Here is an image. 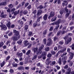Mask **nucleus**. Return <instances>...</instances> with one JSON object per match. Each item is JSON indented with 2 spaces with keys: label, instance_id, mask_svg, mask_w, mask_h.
<instances>
[{
  "label": "nucleus",
  "instance_id": "nucleus-41",
  "mask_svg": "<svg viewBox=\"0 0 74 74\" xmlns=\"http://www.w3.org/2000/svg\"><path fill=\"white\" fill-rule=\"evenodd\" d=\"M10 56H8L6 59L5 61H7L8 60H9V59H10Z\"/></svg>",
  "mask_w": 74,
  "mask_h": 74
},
{
  "label": "nucleus",
  "instance_id": "nucleus-59",
  "mask_svg": "<svg viewBox=\"0 0 74 74\" xmlns=\"http://www.w3.org/2000/svg\"><path fill=\"white\" fill-rule=\"evenodd\" d=\"M14 60L15 62H16L17 63H18V62H19V61H18V60H17V59L14 58Z\"/></svg>",
  "mask_w": 74,
  "mask_h": 74
},
{
  "label": "nucleus",
  "instance_id": "nucleus-62",
  "mask_svg": "<svg viewBox=\"0 0 74 74\" xmlns=\"http://www.w3.org/2000/svg\"><path fill=\"white\" fill-rule=\"evenodd\" d=\"M53 30V27L51 26L50 27V28L49 29V31H52Z\"/></svg>",
  "mask_w": 74,
  "mask_h": 74
},
{
  "label": "nucleus",
  "instance_id": "nucleus-44",
  "mask_svg": "<svg viewBox=\"0 0 74 74\" xmlns=\"http://www.w3.org/2000/svg\"><path fill=\"white\" fill-rule=\"evenodd\" d=\"M51 53L52 54V55H55V51H53V50H51Z\"/></svg>",
  "mask_w": 74,
  "mask_h": 74
},
{
  "label": "nucleus",
  "instance_id": "nucleus-46",
  "mask_svg": "<svg viewBox=\"0 0 74 74\" xmlns=\"http://www.w3.org/2000/svg\"><path fill=\"white\" fill-rule=\"evenodd\" d=\"M8 6V7H10L11 8H12L13 7H14V6L13 5H12V4H10Z\"/></svg>",
  "mask_w": 74,
  "mask_h": 74
},
{
  "label": "nucleus",
  "instance_id": "nucleus-63",
  "mask_svg": "<svg viewBox=\"0 0 74 74\" xmlns=\"http://www.w3.org/2000/svg\"><path fill=\"white\" fill-rule=\"evenodd\" d=\"M18 1H16L14 2V4H15V5H18Z\"/></svg>",
  "mask_w": 74,
  "mask_h": 74
},
{
  "label": "nucleus",
  "instance_id": "nucleus-55",
  "mask_svg": "<svg viewBox=\"0 0 74 74\" xmlns=\"http://www.w3.org/2000/svg\"><path fill=\"white\" fill-rule=\"evenodd\" d=\"M14 70H13V69H10V73L13 74V73H14Z\"/></svg>",
  "mask_w": 74,
  "mask_h": 74
},
{
  "label": "nucleus",
  "instance_id": "nucleus-20",
  "mask_svg": "<svg viewBox=\"0 0 74 74\" xmlns=\"http://www.w3.org/2000/svg\"><path fill=\"white\" fill-rule=\"evenodd\" d=\"M25 1L23 2L22 3H20L19 5L18 6V7H23V5L24 4H25Z\"/></svg>",
  "mask_w": 74,
  "mask_h": 74
},
{
  "label": "nucleus",
  "instance_id": "nucleus-6",
  "mask_svg": "<svg viewBox=\"0 0 74 74\" xmlns=\"http://www.w3.org/2000/svg\"><path fill=\"white\" fill-rule=\"evenodd\" d=\"M64 10H65L66 12H67V13L66 15V18H67L68 16H69V15L70 14V13H71V11L69 10H69L67 9L66 7L64 9Z\"/></svg>",
  "mask_w": 74,
  "mask_h": 74
},
{
  "label": "nucleus",
  "instance_id": "nucleus-4",
  "mask_svg": "<svg viewBox=\"0 0 74 74\" xmlns=\"http://www.w3.org/2000/svg\"><path fill=\"white\" fill-rule=\"evenodd\" d=\"M42 54L40 57H38L39 59H40L41 58H43V59H45V56H47V53L46 52H42Z\"/></svg>",
  "mask_w": 74,
  "mask_h": 74
},
{
  "label": "nucleus",
  "instance_id": "nucleus-64",
  "mask_svg": "<svg viewBox=\"0 0 74 74\" xmlns=\"http://www.w3.org/2000/svg\"><path fill=\"white\" fill-rule=\"evenodd\" d=\"M72 18L73 20H74V13H73L72 14Z\"/></svg>",
  "mask_w": 74,
  "mask_h": 74
},
{
  "label": "nucleus",
  "instance_id": "nucleus-34",
  "mask_svg": "<svg viewBox=\"0 0 74 74\" xmlns=\"http://www.w3.org/2000/svg\"><path fill=\"white\" fill-rule=\"evenodd\" d=\"M22 41L21 40L17 42V43H18V44H19V45H21L22 44Z\"/></svg>",
  "mask_w": 74,
  "mask_h": 74
},
{
  "label": "nucleus",
  "instance_id": "nucleus-29",
  "mask_svg": "<svg viewBox=\"0 0 74 74\" xmlns=\"http://www.w3.org/2000/svg\"><path fill=\"white\" fill-rule=\"evenodd\" d=\"M37 25H38L37 22L36 21L35 23H34L33 24V27H36L37 26Z\"/></svg>",
  "mask_w": 74,
  "mask_h": 74
},
{
  "label": "nucleus",
  "instance_id": "nucleus-39",
  "mask_svg": "<svg viewBox=\"0 0 74 74\" xmlns=\"http://www.w3.org/2000/svg\"><path fill=\"white\" fill-rule=\"evenodd\" d=\"M70 47L71 48V49L73 50H74V44H72V46H70Z\"/></svg>",
  "mask_w": 74,
  "mask_h": 74
},
{
  "label": "nucleus",
  "instance_id": "nucleus-10",
  "mask_svg": "<svg viewBox=\"0 0 74 74\" xmlns=\"http://www.w3.org/2000/svg\"><path fill=\"white\" fill-rule=\"evenodd\" d=\"M51 62H52V61L50 60L49 58H48L46 60L45 64L46 65H49L51 63Z\"/></svg>",
  "mask_w": 74,
  "mask_h": 74
},
{
  "label": "nucleus",
  "instance_id": "nucleus-22",
  "mask_svg": "<svg viewBox=\"0 0 74 74\" xmlns=\"http://www.w3.org/2000/svg\"><path fill=\"white\" fill-rule=\"evenodd\" d=\"M62 5L63 6H64V5L65 4V5H67L68 3H67V1H64V3H62Z\"/></svg>",
  "mask_w": 74,
  "mask_h": 74
},
{
  "label": "nucleus",
  "instance_id": "nucleus-53",
  "mask_svg": "<svg viewBox=\"0 0 74 74\" xmlns=\"http://www.w3.org/2000/svg\"><path fill=\"white\" fill-rule=\"evenodd\" d=\"M1 71L2 72H4V73H7L8 70H2Z\"/></svg>",
  "mask_w": 74,
  "mask_h": 74
},
{
  "label": "nucleus",
  "instance_id": "nucleus-24",
  "mask_svg": "<svg viewBox=\"0 0 74 74\" xmlns=\"http://www.w3.org/2000/svg\"><path fill=\"white\" fill-rule=\"evenodd\" d=\"M7 26L9 29L10 28V27H11V22L10 21H9L7 24Z\"/></svg>",
  "mask_w": 74,
  "mask_h": 74
},
{
  "label": "nucleus",
  "instance_id": "nucleus-3",
  "mask_svg": "<svg viewBox=\"0 0 74 74\" xmlns=\"http://www.w3.org/2000/svg\"><path fill=\"white\" fill-rule=\"evenodd\" d=\"M68 36H66L64 38V39L65 40V43L66 45L68 44L69 42H70L71 41V40H72V39H71V37L69 38L68 39Z\"/></svg>",
  "mask_w": 74,
  "mask_h": 74
},
{
  "label": "nucleus",
  "instance_id": "nucleus-38",
  "mask_svg": "<svg viewBox=\"0 0 74 74\" xmlns=\"http://www.w3.org/2000/svg\"><path fill=\"white\" fill-rule=\"evenodd\" d=\"M45 51H46V52H48V51H49V47H46L45 49Z\"/></svg>",
  "mask_w": 74,
  "mask_h": 74
},
{
  "label": "nucleus",
  "instance_id": "nucleus-51",
  "mask_svg": "<svg viewBox=\"0 0 74 74\" xmlns=\"http://www.w3.org/2000/svg\"><path fill=\"white\" fill-rule=\"evenodd\" d=\"M16 10V9H15V8H13L11 10V12H14V11H15Z\"/></svg>",
  "mask_w": 74,
  "mask_h": 74
},
{
  "label": "nucleus",
  "instance_id": "nucleus-1",
  "mask_svg": "<svg viewBox=\"0 0 74 74\" xmlns=\"http://www.w3.org/2000/svg\"><path fill=\"white\" fill-rule=\"evenodd\" d=\"M13 31L14 33L15 34L14 36L12 38V39L13 41H15L19 40V39L20 38V36L19 35L18 31H17L15 30H14Z\"/></svg>",
  "mask_w": 74,
  "mask_h": 74
},
{
  "label": "nucleus",
  "instance_id": "nucleus-35",
  "mask_svg": "<svg viewBox=\"0 0 74 74\" xmlns=\"http://www.w3.org/2000/svg\"><path fill=\"white\" fill-rule=\"evenodd\" d=\"M4 64H5V61H3L1 64V67H2L3 66H4Z\"/></svg>",
  "mask_w": 74,
  "mask_h": 74
},
{
  "label": "nucleus",
  "instance_id": "nucleus-21",
  "mask_svg": "<svg viewBox=\"0 0 74 74\" xmlns=\"http://www.w3.org/2000/svg\"><path fill=\"white\" fill-rule=\"evenodd\" d=\"M59 25H57L55 29V30L54 31V32H58V29L59 28Z\"/></svg>",
  "mask_w": 74,
  "mask_h": 74
},
{
  "label": "nucleus",
  "instance_id": "nucleus-28",
  "mask_svg": "<svg viewBox=\"0 0 74 74\" xmlns=\"http://www.w3.org/2000/svg\"><path fill=\"white\" fill-rule=\"evenodd\" d=\"M61 21L62 20H61V19H58V21L56 22V23H57V25H59V24L60 23H61Z\"/></svg>",
  "mask_w": 74,
  "mask_h": 74
},
{
  "label": "nucleus",
  "instance_id": "nucleus-5",
  "mask_svg": "<svg viewBox=\"0 0 74 74\" xmlns=\"http://www.w3.org/2000/svg\"><path fill=\"white\" fill-rule=\"evenodd\" d=\"M44 45H42L41 47L39 48V50L37 52V55H40L41 54V53L42 52V51H41V50L42 49V48H44Z\"/></svg>",
  "mask_w": 74,
  "mask_h": 74
},
{
  "label": "nucleus",
  "instance_id": "nucleus-14",
  "mask_svg": "<svg viewBox=\"0 0 74 74\" xmlns=\"http://www.w3.org/2000/svg\"><path fill=\"white\" fill-rule=\"evenodd\" d=\"M24 45L25 46V47H26L28 45H29L30 44V43L28 42V41L27 40H25L24 41Z\"/></svg>",
  "mask_w": 74,
  "mask_h": 74
},
{
  "label": "nucleus",
  "instance_id": "nucleus-17",
  "mask_svg": "<svg viewBox=\"0 0 74 74\" xmlns=\"http://www.w3.org/2000/svg\"><path fill=\"white\" fill-rule=\"evenodd\" d=\"M42 12V10H39L38 11L37 14V16H40Z\"/></svg>",
  "mask_w": 74,
  "mask_h": 74
},
{
  "label": "nucleus",
  "instance_id": "nucleus-42",
  "mask_svg": "<svg viewBox=\"0 0 74 74\" xmlns=\"http://www.w3.org/2000/svg\"><path fill=\"white\" fill-rule=\"evenodd\" d=\"M64 52V50L63 49H61V50L60 51H58V52L60 53H63V52Z\"/></svg>",
  "mask_w": 74,
  "mask_h": 74
},
{
  "label": "nucleus",
  "instance_id": "nucleus-47",
  "mask_svg": "<svg viewBox=\"0 0 74 74\" xmlns=\"http://www.w3.org/2000/svg\"><path fill=\"white\" fill-rule=\"evenodd\" d=\"M42 8H43V7H42V6L40 5V7H37V9H38V8H39V9H42Z\"/></svg>",
  "mask_w": 74,
  "mask_h": 74
},
{
  "label": "nucleus",
  "instance_id": "nucleus-2",
  "mask_svg": "<svg viewBox=\"0 0 74 74\" xmlns=\"http://www.w3.org/2000/svg\"><path fill=\"white\" fill-rule=\"evenodd\" d=\"M67 52L69 53V60H68V62H70V61L73 59V57H74V53L71 52H70V49L69 48L67 49Z\"/></svg>",
  "mask_w": 74,
  "mask_h": 74
},
{
  "label": "nucleus",
  "instance_id": "nucleus-36",
  "mask_svg": "<svg viewBox=\"0 0 74 74\" xmlns=\"http://www.w3.org/2000/svg\"><path fill=\"white\" fill-rule=\"evenodd\" d=\"M13 67H16L18 66V64L16 63H13L12 64Z\"/></svg>",
  "mask_w": 74,
  "mask_h": 74
},
{
  "label": "nucleus",
  "instance_id": "nucleus-23",
  "mask_svg": "<svg viewBox=\"0 0 74 74\" xmlns=\"http://www.w3.org/2000/svg\"><path fill=\"white\" fill-rule=\"evenodd\" d=\"M24 68L23 66H19L18 67V70H24Z\"/></svg>",
  "mask_w": 74,
  "mask_h": 74
},
{
  "label": "nucleus",
  "instance_id": "nucleus-40",
  "mask_svg": "<svg viewBox=\"0 0 74 74\" xmlns=\"http://www.w3.org/2000/svg\"><path fill=\"white\" fill-rule=\"evenodd\" d=\"M19 24L21 25V26H23V21H21L20 22Z\"/></svg>",
  "mask_w": 74,
  "mask_h": 74
},
{
  "label": "nucleus",
  "instance_id": "nucleus-58",
  "mask_svg": "<svg viewBox=\"0 0 74 74\" xmlns=\"http://www.w3.org/2000/svg\"><path fill=\"white\" fill-rule=\"evenodd\" d=\"M7 12H8V13H10L11 12V10H10V9L9 8L7 10Z\"/></svg>",
  "mask_w": 74,
  "mask_h": 74
},
{
  "label": "nucleus",
  "instance_id": "nucleus-60",
  "mask_svg": "<svg viewBox=\"0 0 74 74\" xmlns=\"http://www.w3.org/2000/svg\"><path fill=\"white\" fill-rule=\"evenodd\" d=\"M11 35H12V32H10L8 34V36H11Z\"/></svg>",
  "mask_w": 74,
  "mask_h": 74
},
{
  "label": "nucleus",
  "instance_id": "nucleus-31",
  "mask_svg": "<svg viewBox=\"0 0 74 74\" xmlns=\"http://www.w3.org/2000/svg\"><path fill=\"white\" fill-rule=\"evenodd\" d=\"M3 45H4V42H1L0 43V48H1L3 47Z\"/></svg>",
  "mask_w": 74,
  "mask_h": 74
},
{
  "label": "nucleus",
  "instance_id": "nucleus-9",
  "mask_svg": "<svg viewBox=\"0 0 74 74\" xmlns=\"http://www.w3.org/2000/svg\"><path fill=\"white\" fill-rule=\"evenodd\" d=\"M0 27H1V29L2 30H6L7 29L6 25L3 24L0 25Z\"/></svg>",
  "mask_w": 74,
  "mask_h": 74
},
{
  "label": "nucleus",
  "instance_id": "nucleus-18",
  "mask_svg": "<svg viewBox=\"0 0 74 74\" xmlns=\"http://www.w3.org/2000/svg\"><path fill=\"white\" fill-rule=\"evenodd\" d=\"M67 71L66 72V74H70V73H71V69L70 68H69L68 69H67Z\"/></svg>",
  "mask_w": 74,
  "mask_h": 74
},
{
  "label": "nucleus",
  "instance_id": "nucleus-19",
  "mask_svg": "<svg viewBox=\"0 0 74 74\" xmlns=\"http://www.w3.org/2000/svg\"><path fill=\"white\" fill-rule=\"evenodd\" d=\"M23 54V53H19V52H17L16 53V55L18 56V57H22V55Z\"/></svg>",
  "mask_w": 74,
  "mask_h": 74
},
{
  "label": "nucleus",
  "instance_id": "nucleus-43",
  "mask_svg": "<svg viewBox=\"0 0 74 74\" xmlns=\"http://www.w3.org/2000/svg\"><path fill=\"white\" fill-rule=\"evenodd\" d=\"M64 12V11L63 10H60V14H61V15H62L63 14V12Z\"/></svg>",
  "mask_w": 74,
  "mask_h": 74
},
{
  "label": "nucleus",
  "instance_id": "nucleus-26",
  "mask_svg": "<svg viewBox=\"0 0 74 74\" xmlns=\"http://www.w3.org/2000/svg\"><path fill=\"white\" fill-rule=\"evenodd\" d=\"M58 63L59 64H62V60L61 58H60L58 60Z\"/></svg>",
  "mask_w": 74,
  "mask_h": 74
},
{
  "label": "nucleus",
  "instance_id": "nucleus-15",
  "mask_svg": "<svg viewBox=\"0 0 74 74\" xmlns=\"http://www.w3.org/2000/svg\"><path fill=\"white\" fill-rule=\"evenodd\" d=\"M38 47H36V48H34L32 49V51H34V53H36V54H37V52H38Z\"/></svg>",
  "mask_w": 74,
  "mask_h": 74
},
{
  "label": "nucleus",
  "instance_id": "nucleus-13",
  "mask_svg": "<svg viewBox=\"0 0 74 74\" xmlns=\"http://www.w3.org/2000/svg\"><path fill=\"white\" fill-rule=\"evenodd\" d=\"M66 58H67V57H64V58H62V61L63 63V64H65L66 63Z\"/></svg>",
  "mask_w": 74,
  "mask_h": 74
},
{
  "label": "nucleus",
  "instance_id": "nucleus-52",
  "mask_svg": "<svg viewBox=\"0 0 74 74\" xmlns=\"http://www.w3.org/2000/svg\"><path fill=\"white\" fill-rule=\"evenodd\" d=\"M51 25H57V24L56 22H53L51 23Z\"/></svg>",
  "mask_w": 74,
  "mask_h": 74
},
{
  "label": "nucleus",
  "instance_id": "nucleus-11",
  "mask_svg": "<svg viewBox=\"0 0 74 74\" xmlns=\"http://www.w3.org/2000/svg\"><path fill=\"white\" fill-rule=\"evenodd\" d=\"M19 10H18L17 11H17H16L15 12H12V14H14V15L15 16H16V15H17L19 14Z\"/></svg>",
  "mask_w": 74,
  "mask_h": 74
},
{
  "label": "nucleus",
  "instance_id": "nucleus-16",
  "mask_svg": "<svg viewBox=\"0 0 74 74\" xmlns=\"http://www.w3.org/2000/svg\"><path fill=\"white\" fill-rule=\"evenodd\" d=\"M48 15L46 14H45L43 17V19L44 21H46L47 19Z\"/></svg>",
  "mask_w": 74,
  "mask_h": 74
},
{
  "label": "nucleus",
  "instance_id": "nucleus-57",
  "mask_svg": "<svg viewBox=\"0 0 74 74\" xmlns=\"http://www.w3.org/2000/svg\"><path fill=\"white\" fill-rule=\"evenodd\" d=\"M60 33H61V31H59L57 34V36H59V35H60Z\"/></svg>",
  "mask_w": 74,
  "mask_h": 74
},
{
  "label": "nucleus",
  "instance_id": "nucleus-56",
  "mask_svg": "<svg viewBox=\"0 0 74 74\" xmlns=\"http://www.w3.org/2000/svg\"><path fill=\"white\" fill-rule=\"evenodd\" d=\"M14 51H17L16 48V45L14 46Z\"/></svg>",
  "mask_w": 74,
  "mask_h": 74
},
{
  "label": "nucleus",
  "instance_id": "nucleus-61",
  "mask_svg": "<svg viewBox=\"0 0 74 74\" xmlns=\"http://www.w3.org/2000/svg\"><path fill=\"white\" fill-rule=\"evenodd\" d=\"M32 34V32H29V35L30 36H31Z\"/></svg>",
  "mask_w": 74,
  "mask_h": 74
},
{
  "label": "nucleus",
  "instance_id": "nucleus-27",
  "mask_svg": "<svg viewBox=\"0 0 74 74\" xmlns=\"http://www.w3.org/2000/svg\"><path fill=\"white\" fill-rule=\"evenodd\" d=\"M55 63H56V62H55V61H53L52 62H51L50 65V66H53L55 64Z\"/></svg>",
  "mask_w": 74,
  "mask_h": 74
},
{
  "label": "nucleus",
  "instance_id": "nucleus-8",
  "mask_svg": "<svg viewBox=\"0 0 74 74\" xmlns=\"http://www.w3.org/2000/svg\"><path fill=\"white\" fill-rule=\"evenodd\" d=\"M50 15H49V17H48V19H50V18H51V17H53L54 16V15H55V12H51L49 13Z\"/></svg>",
  "mask_w": 74,
  "mask_h": 74
},
{
  "label": "nucleus",
  "instance_id": "nucleus-33",
  "mask_svg": "<svg viewBox=\"0 0 74 74\" xmlns=\"http://www.w3.org/2000/svg\"><path fill=\"white\" fill-rule=\"evenodd\" d=\"M29 26L27 25H25V30H27V29H28V27Z\"/></svg>",
  "mask_w": 74,
  "mask_h": 74
},
{
  "label": "nucleus",
  "instance_id": "nucleus-25",
  "mask_svg": "<svg viewBox=\"0 0 74 74\" xmlns=\"http://www.w3.org/2000/svg\"><path fill=\"white\" fill-rule=\"evenodd\" d=\"M10 42H11V41H10V40H8L6 42L7 45V46L8 45V47H10Z\"/></svg>",
  "mask_w": 74,
  "mask_h": 74
},
{
  "label": "nucleus",
  "instance_id": "nucleus-30",
  "mask_svg": "<svg viewBox=\"0 0 74 74\" xmlns=\"http://www.w3.org/2000/svg\"><path fill=\"white\" fill-rule=\"evenodd\" d=\"M23 14H24V15H26L28 13V12L27 10H24L23 12Z\"/></svg>",
  "mask_w": 74,
  "mask_h": 74
},
{
  "label": "nucleus",
  "instance_id": "nucleus-45",
  "mask_svg": "<svg viewBox=\"0 0 74 74\" xmlns=\"http://www.w3.org/2000/svg\"><path fill=\"white\" fill-rule=\"evenodd\" d=\"M43 42L45 44L47 43V39L45 38L43 39Z\"/></svg>",
  "mask_w": 74,
  "mask_h": 74
},
{
  "label": "nucleus",
  "instance_id": "nucleus-12",
  "mask_svg": "<svg viewBox=\"0 0 74 74\" xmlns=\"http://www.w3.org/2000/svg\"><path fill=\"white\" fill-rule=\"evenodd\" d=\"M7 4V1H3L2 3H0V5H3V6H5Z\"/></svg>",
  "mask_w": 74,
  "mask_h": 74
},
{
  "label": "nucleus",
  "instance_id": "nucleus-48",
  "mask_svg": "<svg viewBox=\"0 0 74 74\" xmlns=\"http://www.w3.org/2000/svg\"><path fill=\"white\" fill-rule=\"evenodd\" d=\"M1 17H2V18H5V17H6V14H1Z\"/></svg>",
  "mask_w": 74,
  "mask_h": 74
},
{
  "label": "nucleus",
  "instance_id": "nucleus-50",
  "mask_svg": "<svg viewBox=\"0 0 74 74\" xmlns=\"http://www.w3.org/2000/svg\"><path fill=\"white\" fill-rule=\"evenodd\" d=\"M60 45H62V44H64V42L63 41H60V42L59 43Z\"/></svg>",
  "mask_w": 74,
  "mask_h": 74
},
{
  "label": "nucleus",
  "instance_id": "nucleus-37",
  "mask_svg": "<svg viewBox=\"0 0 74 74\" xmlns=\"http://www.w3.org/2000/svg\"><path fill=\"white\" fill-rule=\"evenodd\" d=\"M36 58H37V55H35L34 56V57L32 59V60H34V59H36Z\"/></svg>",
  "mask_w": 74,
  "mask_h": 74
},
{
  "label": "nucleus",
  "instance_id": "nucleus-49",
  "mask_svg": "<svg viewBox=\"0 0 74 74\" xmlns=\"http://www.w3.org/2000/svg\"><path fill=\"white\" fill-rule=\"evenodd\" d=\"M55 67L57 68V70H59L60 69V67L58 66V65H57Z\"/></svg>",
  "mask_w": 74,
  "mask_h": 74
},
{
  "label": "nucleus",
  "instance_id": "nucleus-32",
  "mask_svg": "<svg viewBox=\"0 0 74 74\" xmlns=\"http://www.w3.org/2000/svg\"><path fill=\"white\" fill-rule=\"evenodd\" d=\"M31 52V50H29L26 53V55H29L30 53Z\"/></svg>",
  "mask_w": 74,
  "mask_h": 74
},
{
  "label": "nucleus",
  "instance_id": "nucleus-54",
  "mask_svg": "<svg viewBox=\"0 0 74 74\" xmlns=\"http://www.w3.org/2000/svg\"><path fill=\"white\" fill-rule=\"evenodd\" d=\"M51 56L52 54L50 53H49L47 55V57H48V58H50V57H51Z\"/></svg>",
  "mask_w": 74,
  "mask_h": 74
},
{
  "label": "nucleus",
  "instance_id": "nucleus-7",
  "mask_svg": "<svg viewBox=\"0 0 74 74\" xmlns=\"http://www.w3.org/2000/svg\"><path fill=\"white\" fill-rule=\"evenodd\" d=\"M47 41V46H50V45L52 44V41L51 40V39L50 38H49Z\"/></svg>",
  "mask_w": 74,
  "mask_h": 74
}]
</instances>
